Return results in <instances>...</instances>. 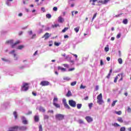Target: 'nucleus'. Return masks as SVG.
<instances>
[{
	"mask_svg": "<svg viewBox=\"0 0 131 131\" xmlns=\"http://www.w3.org/2000/svg\"><path fill=\"white\" fill-rule=\"evenodd\" d=\"M81 107H82V104L81 103H78L77 104V109H81Z\"/></svg>",
	"mask_w": 131,
	"mask_h": 131,
	"instance_id": "obj_19",
	"label": "nucleus"
},
{
	"mask_svg": "<svg viewBox=\"0 0 131 131\" xmlns=\"http://www.w3.org/2000/svg\"><path fill=\"white\" fill-rule=\"evenodd\" d=\"M115 113L116 114H118V115H121L122 112H121V111H118V112H116Z\"/></svg>",
	"mask_w": 131,
	"mask_h": 131,
	"instance_id": "obj_29",
	"label": "nucleus"
},
{
	"mask_svg": "<svg viewBox=\"0 0 131 131\" xmlns=\"http://www.w3.org/2000/svg\"><path fill=\"white\" fill-rule=\"evenodd\" d=\"M80 88L82 89H85V86H83V84H81Z\"/></svg>",
	"mask_w": 131,
	"mask_h": 131,
	"instance_id": "obj_46",
	"label": "nucleus"
},
{
	"mask_svg": "<svg viewBox=\"0 0 131 131\" xmlns=\"http://www.w3.org/2000/svg\"><path fill=\"white\" fill-rule=\"evenodd\" d=\"M85 119H86V121L88 122H92V121H93V118L91 117L90 116H86L85 118Z\"/></svg>",
	"mask_w": 131,
	"mask_h": 131,
	"instance_id": "obj_7",
	"label": "nucleus"
},
{
	"mask_svg": "<svg viewBox=\"0 0 131 131\" xmlns=\"http://www.w3.org/2000/svg\"><path fill=\"white\" fill-rule=\"evenodd\" d=\"M63 80H66L67 81H69V80H70V78L69 77H65V78H63Z\"/></svg>",
	"mask_w": 131,
	"mask_h": 131,
	"instance_id": "obj_33",
	"label": "nucleus"
},
{
	"mask_svg": "<svg viewBox=\"0 0 131 131\" xmlns=\"http://www.w3.org/2000/svg\"><path fill=\"white\" fill-rule=\"evenodd\" d=\"M120 131H125V127H122L120 129Z\"/></svg>",
	"mask_w": 131,
	"mask_h": 131,
	"instance_id": "obj_36",
	"label": "nucleus"
},
{
	"mask_svg": "<svg viewBox=\"0 0 131 131\" xmlns=\"http://www.w3.org/2000/svg\"><path fill=\"white\" fill-rule=\"evenodd\" d=\"M2 60L4 61V62H8L9 60L8 59H6V58H2Z\"/></svg>",
	"mask_w": 131,
	"mask_h": 131,
	"instance_id": "obj_44",
	"label": "nucleus"
},
{
	"mask_svg": "<svg viewBox=\"0 0 131 131\" xmlns=\"http://www.w3.org/2000/svg\"><path fill=\"white\" fill-rule=\"evenodd\" d=\"M65 108H67V109H70V106H69L68 105V104H67V103H65L64 104H63Z\"/></svg>",
	"mask_w": 131,
	"mask_h": 131,
	"instance_id": "obj_21",
	"label": "nucleus"
},
{
	"mask_svg": "<svg viewBox=\"0 0 131 131\" xmlns=\"http://www.w3.org/2000/svg\"><path fill=\"white\" fill-rule=\"evenodd\" d=\"M13 56H14V57H15V59H14V60L16 61V60H18V57H16V56H17V54H13Z\"/></svg>",
	"mask_w": 131,
	"mask_h": 131,
	"instance_id": "obj_37",
	"label": "nucleus"
},
{
	"mask_svg": "<svg viewBox=\"0 0 131 131\" xmlns=\"http://www.w3.org/2000/svg\"><path fill=\"white\" fill-rule=\"evenodd\" d=\"M68 37H69V35H65L64 36V38H68Z\"/></svg>",
	"mask_w": 131,
	"mask_h": 131,
	"instance_id": "obj_61",
	"label": "nucleus"
},
{
	"mask_svg": "<svg viewBox=\"0 0 131 131\" xmlns=\"http://www.w3.org/2000/svg\"><path fill=\"white\" fill-rule=\"evenodd\" d=\"M84 100L85 101H87V100H89V96H86L84 98Z\"/></svg>",
	"mask_w": 131,
	"mask_h": 131,
	"instance_id": "obj_58",
	"label": "nucleus"
},
{
	"mask_svg": "<svg viewBox=\"0 0 131 131\" xmlns=\"http://www.w3.org/2000/svg\"><path fill=\"white\" fill-rule=\"evenodd\" d=\"M96 17H97V13H95L94 14L92 20H94V19H95V18H96Z\"/></svg>",
	"mask_w": 131,
	"mask_h": 131,
	"instance_id": "obj_47",
	"label": "nucleus"
},
{
	"mask_svg": "<svg viewBox=\"0 0 131 131\" xmlns=\"http://www.w3.org/2000/svg\"><path fill=\"white\" fill-rule=\"evenodd\" d=\"M41 10L43 11V13H45V12H46V9H45V7H42L41 8Z\"/></svg>",
	"mask_w": 131,
	"mask_h": 131,
	"instance_id": "obj_49",
	"label": "nucleus"
},
{
	"mask_svg": "<svg viewBox=\"0 0 131 131\" xmlns=\"http://www.w3.org/2000/svg\"><path fill=\"white\" fill-rule=\"evenodd\" d=\"M58 21L59 23H63L64 22V18H63L61 16H59L58 17Z\"/></svg>",
	"mask_w": 131,
	"mask_h": 131,
	"instance_id": "obj_10",
	"label": "nucleus"
},
{
	"mask_svg": "<svg viewBox=\"0 0 131 131\" xmlns=\"http://www.w3.org/2000/svg\"><path fill=\"white\" fill-rule=\"evenodd\" d=\"M71 96H72V93H71V91H68V92L66 95V96L67 97H71Z\"/></svg>",
	"mask_w": 131,
	"mask_h": 131,
	"instance_id": "obj_16",
	"label": "nucleus"
},
{
	"mask_svg": "<svg viewBox=\"0 0 131 131\" xmlns=\"http://www.w3.org/2000/svg\"><path fill=\"white\" fill-rule=\"evenodd\" d=\"M21 120L24 124H27L28 123V122H27V120H26V118H25V117H22Z\"/></svg>",
	"mask_w": 131,
	"mask_h": 131,
	"instance_id": "obj_8",
	"label": "nucleus"
},
{
	"mask_svg": "<svg viewBox=\"0 0 131 131\" xmlns=\"http://www.w3.org/2000/svg\"><path fill=\"white\" fill-rule=\"evenodd\" d=\"M29 89V83H24L23 85L21 86V90L24 91V92H26V91H28Z\"/></svg>",
	"mask_w": 131,
	"mask_h": 131,
	"instance_id": "obj_3",
	"label": "nucleus"
},
{
	"mask_svg": "<svg viewBox=\"0 0 131 131\" xmlns=\"http://www.w3.org/2000/svg\"><path fill=\"white\" fill-rule=\"evenodd\" d=\"M128 131H131V127L128 128Z\"/></svg>",
	"mask_w": 131,
	"mask_h": 131,
	"instance_id": "obj_64",
	"label": "nucleus"
},
{
	"mask_svg": "<svg viewBox=\"0 0 131 131\" xmlns=\"http://www.w3.org/2000/svg\"><path fill=\"white\" fill-rule=\"evenodd\" d=\"M80 28V27H77L74 29V31H75V32H76V33H77V32H78V31H79Z\"/></svg>",
	"mask_w": 131,
	"mask_h": 131,
	"instance_id": "obj_22",
	"label": "nucleus"
},
{
	"mask_svg": "<svg viewBox=\"0 0 131 131\" xmlns=\"http://www.w3.org/2000/svg\"><path fill=\"white\" fill-rule=\"evenodd\" d=\"M64 117H65V116L64 115L62 114H57L55 115V118L57 120H63V119H64Z\"/></svg>",
	"mask_w": 131,
	"mask_h": 131,
	"instance_id": "obj_5",
	"label": "nucleus"
},
{
	"mask_svg": "<svg viewBox=\"0 0 131 131\" xmlns=\"http://www.w3.org/2000/svg\"><path fill=\"white\" fill-rule=\"evenodd\" d=\"M121 36V34H118L117 36V38H120V37Z\"/></svg>",
	"mask_w": 131,
	"mask_h": 131,
	"instance_id": "obj_52",
	"label": "nucleus"
},
{
	"mask_svg": "<svg viewBox=\"0 0 131 131\" xmlns=\"http://www.w3.org/2000/svg\"><path fill=\"white\" fill-rule=\"evenodd\" d=\"M103 96L102 95V93H100L99 95L97 96V103L99 105H102L103 104Z\"/></svg>",
	"mask_w": 131,
	"mask_h": 131,
	"instance_id": "obj_2",
	"label": "nucleus"
},
{
	"mask_svg": "<svg viewBox=\"0 0 131 131\" xmlns=\"http://www.w3.org/2000/svg\"><path fill=\"white\" fill-rule=\"evenodd\" d=\"M117 79H118V76H117L115 77L114 82L115 83L117 82Z\"/></svg>",
	"mask_w": 131,
	"mask_h": 131,
	"instance_id": "obj_35",
	"label": "nucleus"
},
{
	"mask_svg": "<svg viewBox=\"0 0 131 131\" xmlns=\"http://www.w3.org/2000/svg\"><path fill=\"white\" fill-rule=\"evenodd\" d=\"M114 126H120V125H119V124H118V123H115L114 124Z\"/></svg>",
	"mask_w": 131,
	"mask_h": 131,
	"instance_id": "obj_45",
	"label": "nucleus"
},
{
	"mask_svg": "<svg viewBox=\"0 0 131 131\" xmlns=\"http://www.w3.org/2000/svg\"><path fill=\"white\" fill-rule=\"evenodd\" d=\"M97 0H90V3H92V6H95V5H96L95 4V3H96V2H97Z\"/></svg>",
	"mask_w": 131,
	"mask_h": 131,
	"instance_id": "obj_20",
	"label": "nucleus"
},
{
	"mask_svg": "<svg viewBox=\"0 0 131 131\" xmlns=\"http://www.w3.org/2000/svg\"><path fill=\"white\" fill-rule=\"evenodd\" d=\"M59 26V24H55L53 26V28H57Z\"/></svg>",
	"mask_w": 131,
	"mask_h": 131,
	"instance_id": "obj_48",
	"label": "nucleus"
},
{
	"mask_svg": "<svg viewBox=\"0 0 131 131\" xmlns=\"http://www.w3.org/2000/svg\"><path fill=\"white\" fill-rule=\"evenodd\" d=\"M116 102H117V100H115L113 101V102L112 104V107H114L115 106V104H116Z\"/></svg>",
	"mask_w": 131,
	"mask_h": 131,
	"instance_id": "obj_28",
	"label": "nucleus"
},
{
	"mask_svg": "<svg viewBox=\"0 0 131 131\" xmlns=\"http://www.w3.org/2000/svg\"><path fill=\"white\" fill-rule=\"evenodd\" d=\"M127 112H129V113L131 112V108H130V107H127Z\"/></svg>",
	"mask_w": 131,
	"mask_h": 131,
	"instance_id": "obj_50",
	"label": "nucleus"
},
{
	"mask_svg": "<svg viewBox=\"0 0 131 131\" xmlns=\"http://www.w3.org/2000/svg\"><path fill=\"white\" fill-rule=\"evenodd\" d=\"M53 11H55V12L58 11V8H57L56 7H54L53 9Z\"/></svg>",
	"mask_w": 131,
	"mask_h": 131,
	"instance_id": "obj_43",
	"label": "nucleus"
},
{
	"mask_svg": "<svg viewBox=\"0 0 131 131\" xmlns=\"http://www.w3.org/2000/svg\"><path fill=\"white\" fill-rule=\"evenodd\" d=\"M15 50H12L9 52V54H14Z\"/></svg>",
	"mask_w": 131,
	"mask_h": 131,
	"instance_id": "obj_59",
	"label": "nucleus"
},
{
	"mask_svg": "<svg viewBox=\"0 0 131 131\" xmlns=\"http://www.w3.org/2000/svg\"><path fill=\"white\" fill-rule=\"evenodd\" d=\"M31 113H32V112L29 111V112H28V113L26 114V115H30V114H31Z\"/></svg>",
	"mask_w": 131,
	"mask_h": 131,
	"instance_id": "obj_62",
	"label": "nucleus"
},
{
	"mask_svg": "<svg viewBox=\"0 0 131 131\" xmlns=\"http://www.w3.org/2000/svg\"><path fill=\"white\" fill-rule=\"evenodd\" d=\"M89 107L91 109V108H92V107H93V103H89Z\"/></svg>",
	"mask_w": 131,
	"mask_h": 131,
	"instance_id": "obj_40",
	"label": "nucleus"
},
{
	"mask_svg": "<svg viewBox=\"0 0 131 131\" xmlns=\"http://www.w3.org/2000/svg\"><path fill=\"white\" fill-rule=\"evenodd\" d=\"M99 90V86L96 85L95 88V91H98Z\"/></svg>",
	"mask_w": 131,
	"mask_h": 131,
	"instance_id": "obj_57",
	"label": "nucleus"
},
{
	"mask_svg": "<svg viewBox=\"0 0 131 131\" xmlns=\"http://www.w3.org/2000/svg\"><path fill=\"white\" fill-rule=\"evenodd\" d=\"M111 75V74L108 73V75H107V76H106V78H110Z\"/></svg>",
	"mask_w": 131,
	"mask_h": 131,
	"instance_id": "obj_56",
	"label": "nucleus"
},
{
	"mask_svg": "<svg viewBox=\"0 0 131 131\" xmlns=\"http://www.w3.org/2000/svg\"><path fill=\"white\" fill-rule=\"evenodd\" d=\"M13 115H14L15 119H17V117H18V115H17V112H13Z\"/></svg>",
	"mask_w": 131,
	"mask_h": 131,
	"instance_id": "obj_25",
	"label": "nucleus"
},
{
	"mask_svg": "<svg viewBox=\"0 0 131 131\" xmlns=\"http://www.w3.org/2000/svg\"><path fill=\"white\" fill-rule=\"evenodd\" d=\"M56 102H58V98L55 97V98L53 99V103H56Z\"/></svg>",
	"mask_w": 131,
	"mask_h": 131,
	"instance_id": "obj_34",
	"label": "nucleus"
},
{
	"mask_svg": "<svg viewBox=\"0 0 131 131\" xmlns=\"http://www.w3.org/2000/svg\"><path fill=\"white\" fill-rule=\"evenodd\" d=\"M63 66L64 67H66V68H69V66L68 64H63Z\"/></svg>",
	"mask_w": 131,
	"mask_h": 131,
	"instance_id": "obj_41",
	"label": "nucleus"
},
{
	"mask_svg": "<svg viewBox=\"0 0 131 131\" xmlns=\"http://www.w3.org/2000/svg\"><path fill=\"white\" fill-rule=\"evenodd\" d=\"M117 121L119 122H120V123H122V122H123V120L122 119V118H121V117H118L117 119Z\"/></svg>",
	"mask_w": 131,
	"mask_h": 131,
	"instance_id": "obj_15",
	"label": "nucleus"
},
{
	"mask_svg": "<svg viewBox=\"0 0 131 131\" xmlns=\"http://www.w3.org/2000/svg\"><path fill=\"white\" fill-rule=\"evenodd\" d=\"M127 22H128V21L127 20V19L125 18L123 20V24H127Z\"/></svg>",
	"mask_w": 131,
	"mask_h": 131,
	"instance_id": "obj_24",
	"label": "nucleus"
},
{
	"mask_svg": "<svg viewBox=\"0 0 131 131\" xmlns=\"http://www.w3.org/2000/svg\"><path fill=\"white\" fill-rule=\"evenodd\" d=\"M122 75H123V74H120L118 75V76H121V78L120 79V81H121L123 79V78L122 77Z\"/></svg>",
	"mask_w": 131,
	"mask_h": 131,
	"instance_id": "obj_27",
	"label": "nucleus"
},
{
	"mask_svg": "<svg viewBox=\"0 0 131 131\" xmlns=\"http://www.w3.org/2000/svg\"><path fill=\"white\" fill-rule=\"evenodd\" d=\"M75 69L74 68H71L69 69V71H73Z\"/></svg>",
	"mask_w": 131,
	"mask_h": 131,
	"instance_id": "obj_53",
	"label": "nucleus"
},
{
	"mask_svg": "<svg viewBox=\"0 0 131 131\" xmlns=\"http://www.w3.org/2000/svg\"><path fill=\"white\" fill-rule=\"evenodd\" d=\"M100 65H101V66H102V65H104V62H103L102 60H100Z\"/></svg>",
	"mask_w": 131,
	"mask_h": 131,
	"instance_id": "obj_54",
	"label": "nucleus"
},
{
	"mask_svg": "<svg viewBox=\"0 0 131 131\" xmlns=\"http://www.w3.org/2000/svg\"><path fill=\"white\" fill-rule=\"evenodd\" d=\"M34 121L35 122H38L39 121V117L38 116H34Z\"/></svg>",
	"mask_w": 131,
	"mask_h": 131,
	"instance_id": "obj_11",
	"label": "nucleus"
},
{
	"mask_svg": "<svg viewBox=\"0 0 131 131\" xmlns=\"http://www.w3.org/2000/svg\"><path fill=\"white\" fill-rule=\"evenodd\" d=\"M77 83V82L76 81H75L74 82H72L71 83V85H72V86H74V85H75V84H76Z\"/></svg>",
	"mask_w": 131,
	"mask_h": 131,
	"instance_id": "obj_26",
	"label": "nucleus"
},
{
	"mask_svg": "<svg viewBox=\"0 0 131 131\" xmlns=\"http://www.w3.org/2000/svg\"><path fill=\"white\" fill-rule=\"evenodd\" d=\"M109 1H110V0H104V5H106V4H107V3H108V2H109Z\"/></svg>",
	"mask_w": 131,
	"mask_h": 131,
	"instance_id": "obj_51",
	"label": "nucleus"
},
{
	"mask_svg": "<svg viewBox=\"0 0 131 131\" xmlns=\"http://www.w3.org/2000/svg\"><path fill=\"white\" fill-rule=\"evenodd\" d=\"M53 105L56 108H60V105L59 104H58V103H56V102H53Z\"/></svg>",
	"mask_w": 131,
	"mask_h": 131,
	"instance_id": "obj_18",
	"label": "nucleus"
},
{
	"mask_svg": "<svg viewBox=\"0 0 131 131\" xmlns=\"http://www.w3.org/2000/svg\"><path fill=\"white\" fill-rule=\"evenodd\" d=\"M25 46L24 45H19L17 47V50H22V49H24Z\"/></svg>",
	"mask_w": 131,
	"mask_h": 131,
	"instance_id": "obj_14",
	"label": "nucleus"
},
{
	"mask_svg": "<svg viewBox=\"0 0 131 131\" xmlns=\"http://www.w3.org/2000/svg\"><path fill=\"white\" fill-rule=\"evenodd\" d=\"M6 45H11V48L14 49V48H16V46L17 45H20L21 43V41L18 40L15 42L14 43V40H8L6 42Z\"/></svg>",
	"mask_w": 131,
	"mask_h": 131,
	"instance_id": "obj_1",
	"label": "nucleus"
},
{
	"mask_svg": "<svg viewBox=\"0 0 131 131\" xmlns=\"http://www.w3.org/2000/svg\"><path fill=\"white\" fill-rule=\"evenodd\" d=\"M104 51H105V52H108L109 51V47H105Z\"/></svg>",
	"mask_w": 131,
	"mask_h": 131,
	"instance_id": "obj_38",
	"label": "nucleus"
},
{
	"mask_svg": "<svg viewBox=\"0 0 131 131\" xmlns=\"http://www.w3.org/2000/svg\"><path fill=\"white\" fill-rule=\"evenodd\" d=\"M46 17L48 18V19H51V18H52V15H51V14H46Z\"/></svg>",
	"mask_w": 131,
	"mask_h": 131,
	"instance_id": "obj_23",
	"label": "nucleus"
},
{
	"mask_svg": "<svg viewBox=\"0 0 131 131\" xmlns=\"http://www.w3.org/2000/svg\"><path fill=\"white\" fill-rule=\"evenodd\" d=\"M118 61L119 62V64H122V59L121 58H119L118 59Z\"/></svg>",
	"mask_w": 131,
	"mask_h": 131,
	"instance_id": "obj_30",
	"label": "nucleus"
},
{
	"mask_svg": "<svg viewBox=\"0 0 131 131\" xmlns=\"http://www.w3.org/2000/svg\"><path fill=\"white\" fill-rule=\"evenodd\" d=\"M54 45H55V46H56V47H59V46H60V43H59L57 42H55Z\"/></svg>",
	"mask_w": 131,
	"mask_h": 131,
	"instance_id": "obj_42",
	"label": "nucleus"
},
{
	"mask_svg": "<svg viewBox=\"0 0 131 131\" xmlns=\"http://www.w3.org/2000/svg\"><path fill=\"white\" fill-rule=\"evenodd\" d=\"M58 70H61V71H66V69L62 68L61 67H58Z\"/></svg>",
	"mask_w": 131,
	"mask_h": 131,
	"instance_id": "obj_17",
	"label": "nucleus"
},
{
	"mask_svg": "<svg viewBox=\"0 0 131 131\" xmlns=\"http://www.w3.org/2000/svg\"><path fill=\"white\" fill-rule=\"evenodd\" d=\"M68 29H69V28H67V27L64 28V29L62 30V32H63V33H64V32L67 31V30H68Z\"/></svg>",
	"mask_w": 131,
	"mask_h": 131,
	"instance_id": "obj_31",
	"label": "nucleus"
},
{
	"mask_svg": "<svg viewBox=\"0 0 131 131\" xmlns=\"http://www.w3.org/2000/svg\"><path fill=\"white\" fill-rule=\"evenodd\" d=\"M69 104L71 107H73V108L76 107V102L74 101L73 100H69Z\"/></svg>",
	"mask_w": 131,
	"mask_h": 131,
	"instance_id": "obj_4",
	"label": "nucleus"
},
{
	"mask_svg": "<svg viewBox=\"0 0 131 131\" xmlns=\"http://www.w3.org/2000/svg\"><path fill=\"white\" fill-rule=\"evenodd\" d=\"M39 131H42V125H39Z\"/></svg>",
	"mask_w": 131,
	"mask_h": 131,
	"instance_id": "obj_32",
	"label": "nucleus"
},
{
	"mask_svg": "<svg viewBox=\"0 0 131 131\" xmlns=\"http://www.w3.org/2000/svg\"><path fill=\"white\" fill-rule=\"evenodd\" d=\"M48 113H54V111L53 110L48 111Z\"/></svg>",
	"mask_w": 131,
	"mask_h": 131,
	"instance_id": "obj_60",
	"label": "nucleus"
},
{
	"mask_svg": "<svg viewBox=\"0 0 131 131\" xmlns=\"http://www.w3.org/2000/svg\"><path fill=\"white\" fill-rule=\"evenodd\" d=\"M78 122L80 123V124H81V123H83V121L82 120H79Z\"/></svg>",
	"mask_w": 131,
	"mask_h": 131,
	"instance_id": "obj_39",
	"label": "nucleus"
},
{
	"mask_svg": "<svg viewBox=\"0 0 131 131\" xmlns=\"http://www.w3.org/2000/svg\"><path fill=\"white\" fill-rule=\"evenodd\" d=\"M40 85L42 86H47L48 85H50V82L48 81H42L40 83Z\"/></svg>",
	"mask_w": 131,
	"mask_h": 131,
	"instance_id": "obj_6",
	"label": "nucleus"
},
{
	"mask_svg": "<svg viewBox=\"0 0 131 131\" xmlns=\"http://www.w3.org/2000/svg\"><path fill=\"white\" fill-rule=\"evenodd\" d=\"M18 129H19V130H26L27 129V127L25 126H22L18 127Z\"/></svg>",
	"mask_w": 131,
	"mask_h": 131,
	"instance_id": "obj_9",
	"label": "nucleus"
},
{
	"mask_svg": "<svg viewBox=\"0 0 131 131\" xmlns=\"http://www.w3.org/2000/svg\"><path fill=\"white\" fill-rule=\"evenodd\" d=\"M45 37V39H48L50 36H49V33H46L42 37V38Z\"/></svg>",
	"mask_w": 131,
	"mask_h": 131,
	"instance_id": "obj_12",
	"label": "nucleus"
},
{
	"mask_svg": "<svg viewBox=\"0 0 131 131\" xmlns=\"http://www.w3.org/2000/svg\"><path fill=\"white\" fill-rule=\"evenodd\" d=\"M45 119H48L49 118V116L48 115H45L44 117Z\"/></svg>",
	"mask_w": 131,
	"mask_h": 131,
	"instance_id": "obj_55",
	"label": "nucleus"
},
{
	"mask_svg": "<svg viewBox=\"0 0 131 131\" xmlns=\"http://www.w3.org/2000/svg\"><path fill=\"white\" fill-rule=\"evenodd\" d=\"M39 110L41 112H46V110H45V108H43V107L42 106H40L39 108Z\"/></svg>",
	"mask_w": 131,
	"mask_h": 131,
	"instance_id": "obj_13",
	"label": "nucleus"
},
{
	"mask_svg": "<svg viewBox=\"0 0 131 131\" xmlns=\"http://www.w3.org/2000/svg\"><path fill=\"white\" fill-rule=\"evenodd\" d=\"M106 60L107 61H110V57H106Z\"/></svg>",
	"mask_w": 131,
	"mask_h": 131,
	"instance_id": "obj_63",
	"label": "nucleus"
}]
</instances>
